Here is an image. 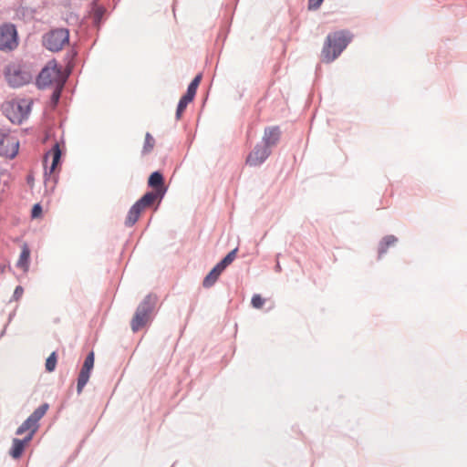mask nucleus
<instances>
[{
    "instance_id": "nucleus-1",
    "label": "nucleus",
    "mask_w": 467,
    "mask_h": 467,
    "mask_svg": "<svg viewBox=\"0 0 467 467\" xmlns=\"http://www.w3.org/2000/svg\"><path fill=\"white\" fill-rule=\"evenodd\" d=\"M351 41V35L347 31H337L327 36L322 49L323 61H334Z\"/></svg>"
},
{
    "instance_id": "nucleus-2",
    "label": "nucleus",
    "mask_w": 467,
    "mask_h": 467,
    "mask_svg": "<svg viewBox=\"0 0 467 467\" xmlns=\"http://www.w3.org/2000/svg\"><path fill=\"white\" fill-rule=\"evenodd\" d=\"M33 101L30 99H15L2 104L4 115L14 124H21L31 111Z\"/></svg>"
},
{
    "instance_id": "nucleus-3",
    "label": "nucleus",
    "mask_w": 467,
    "mask_h": 467,
    "mask_svg": "<svg viewBox=\"0 0 467 467\" xmlns=\"http://www.w3.org/2000/svg\"><path fill=\"white\" fill-rule=\"evenodd\" d=\"M5 78L11 87L19 88L29 83L33 75L26 66L13 64L6 68Z\"/></svg>"
},
{
    "instance_id": "nucleus-4",
    "label": "nucleus",
    "mask_w": 467,
    "mask_h": 467,
    "mask_svg": "<svg viewBox=\"0 0 467 467\" xmlns=\"http://www.w3.org/2000/svg\"><path fill=\"white\" fill-rule=\"evenodd\" d=\"M69 41V31L67 28L53 29L43 36L44 47L52 51L57 52Z\"/></svg>"
},
{
    "instance_id": "nucleus-5",
    "label": "nucleus",
    "mask_w": 467,
    "mask_h": 467,
    "mask_svg": "<svg viewBox=\"0 0 467 467\" xmlns=\"http://www.w3.org/2000/svg\"><path fill=\"white\" fill-rule=\"evenodd\" d=\"M61 70L55 61H50L39 72L36 78V86L39 88H46L53 83H63L60 81Z\"/></svg>"
},
{
    "instance_id": "nucleus-6",
    "label": "nucleus",
    "mask_w": 467,
    "mask_h": 467,
    "mask_svg": "<svg viewBox=\"0 0 467 467\" xmlns=\"http://www.w3.org/2000/svg\"><path fill=\"white\" fill-rule=\"evenodd\" d=\"M18 46V36L13 24L5 23L0 26V51L10 52Z\"/></svg>"
},
{
    "instance_id": "nucleus-7",
    "label": "nucleus",
    "mask_w": 467,
    "mask_h": 467,
    "mask_svg": "<svg viewBox=\"0 0 467 467\" xmlns=\"http://www.w3.org/2000/svg\"><path fill=\"white\" fill-rule=\"evenodd\" d=\"M152 310L153 303L151 302L150 297L147 296L138 306L130 322L131 329L133 332L139 331L149 322Z\"/></svg>"
},
{
    "instance_id": "nucleus-8",
    "label": "nucleus",
    "mask_w": 467,
    "mask_h": 467,
    "mask_svg": "<svg viewBox=\"0 0 467 467\" xmlns=\"http://www.w3.org/2000/svg\"><path fill=\"white\" fill-rule=\"evenodd\" d=\"M48 405L47 403L38 407L17 429L16 434L22 435L23 433L29 431L26 437L33 438V435L38 429V420L47 413Z\"/></svg>"
},
{
    "instance_id": "nucleus-9",
    "label": "nucleus",
    "mask_w": 467,
    "mask_h": 467,
    "mask_svg": "<svg viewBox=\"0 0 467 467\" xmlns=\"http://www.w3.org/2000/svg\"><path fill=\"white\" fill-rule=\"evenodd\" d=\"M61 158L60 148H52L44 156V166L46 175L49 173L51 175L56 171L57 166L58 165Z\"/></svg>"
},
{
    "instance_id": "nucleus-10",
    "label": "nucleus",
    "mask_w": 467,
    "mask_h": 467,
    "mask_svg": "<svg viewBox=\"0 0 467 467\" xmlns=\"http://www.w3.org/2000/svg\"><path fill=\"white\" fill-rule=\"evenodd\" d=\"M270 152L268 148H255L250 152L246 159V162L250 166H257L261 164L268 156Z\"/></svg>"
},
{
    "instance_id": "nucleus-11",
    "label": "nucleus",
    "mask_w": 467,
    "mask_h": 467,
    "mask_svg": "<svg viewBox=\"0 0 467 467\" xmlns=\"http://www.w3.org/2000/svg\"><path fill=\"white\" fill-rule=\"evenodd\" d=\"M163 195V192L161 190L149 192L145 193L138 202H136L137 204H139L143 210L151 206L154 202L158 198H161Z\"/></svg>"
},
{
    "instance_id": "nucleus-12",
    "label": "nucleus",
    "mask_w": 467,
    "mask_h": 467,
    "mask_svg": "<svg viewBox=\"0 0 467 467\" xmlns=\"http://www.w3.org/2000/svg\"><path fill=\"white\" fill-rule=\"evenodd\" d=\"M280 135V129L276 126L265 129L263 138L265 146H274L278 143Z\"/></svg>"
},
{
    "instance_id": "nucleus-13",
    "label": "nucleus",
    "mask_w": 467,
    "mask_h": 467,
    "mask_svg": "<svg viewBox=\"0 0 467 467\" xmlns=\"http://www.w3.org/2000/svg\"><path fill=\"white\" fill-rule=\"evenodd\" d=\"M20 146L19 140L8 129L0 128V146Z\"/></svg>"
},
{
    "instance_id": "nucleus-14",
    "label": "nucleus",
    "mask_w": 467,
    "mask_h": 467,
    "mask_svg": "<svg viewBox=\"0 0 467 467\" xmlns=\"http://www.w3.org/2000/svg\"><path fill=\"white\" fill-rule=\"evenodd\" d=\"M30 441L31 437H26L24 440L14 439L13 446L10 450V455L15 459L20 458L26 446Z\"/></svg>"
},
{
    "instance_id": "nucleus-15",
    "label": "nucleus",
    "mask_w": 467,
    "mask_h": 467,
    "mask_svg": "<svg viewBox=\"0 0 467 467\" xmlns=\"http://www.w3.org/2000/svg\"><path fill=\"white\" fill-rule=\"evenodd\" d=\"M223 269L217 264L210 273L205 276L202 282V285L206 288L211 287L215 284L220 275L223 273Z\"/></svg>"
},
{
    "instance_id": "nucleus-16",
    "label": "nucleus",
    "mask_w": 467,
    "mask_h": 467,
    "mask_svg": "<svg viewBox=\"0 0 467 467\" xmlns=\"http://www.w3.org/2000/svg\"><path fill=\"white\" fill-rule=\"evenodd\" d=\"M143 209L136 202L130 209L126 217L125 224L127 226H132L139 220Z\"/></svg>"
},
{
    "instance_id": "nucleus-17",
    "label": "nucleus",
    "mask_w": 467,
    "mask_h": 467,
    "mask_svg": "<svg viewBox=\"0 0 467 467\" xmlns=\"http://www.w3.org/2000/svg\"><path fill=\"white\" fill-rule=\"evenodd\" d=\"M30 250L26 244H24L22 251L17 261V267L23 269L25 272L27 271L29 266Z\"/></svg>"
},
{
    "instance_id": "nucleus-18",
    "label": "nucleus",
    "mask_w": 467,
    "mask_h": 467,
    "mask_svg": "<svg viewBox=\"0 0 467 467\" xmlns=\"http://www.w3.org/2000/svg\"><path fill=\"white\" fill-rule=\"evenodd\" d=\"M148 182L150 187L155 189V191L161 190L163 192H165L163 188V177L159 171L151 173Z\"/></svg>"
},
{
    "instance_id": "nucleus-19",
    "label": "nucleus",
    "mask_w": 467,
    "mask_h": 467,
    "mask_svg": "<svg viewBox=\"0 0 467 467\" xmlns=\"http://www.w3.org/2000/svg\"><path fill=\"white\" fill-rule=\"evenodd\" d=\"M398 239L394 235H387L382 239L379 246V255L381 256L387 253L389 246L394 245Z\"/></svg>"
},
{
    "instance_id": "nucleus-20",
    "label": "nucleus",
    "mask_w": 467,
    "mask_h": 467,
    "mask_svg": "<svg viewBox=\"0 0 467 467\" xmlns=\"http://www.w3.org/2000/svg\"><path fill=\"white\" fill-rule=\"evenodd\" d=\"M90 377V370H85V368H81L78 379V385L77 389L78 393H81L83 388L88 383Z\"/></svg>"
},
{
    "instance_id": "nucleus-21",
    "label": "nucleus",
    "mask_w": 467,
    "mask_h": 467,
    "mask_svg": "<svg viewBox=\"0 0 467 467\" xmlns=\"http://www.w3.org/2000/svg\"><path fill=\"white\" fill-rule=\"evenodd\" d=\"M201 80H202V75L199 74L189 84L185 95H187L188 97H190L192 99H194V97L196 95V91H197L198 86H199Z\"/></svg>"
},
{
    "instance_id": "nucleus-22",
    "label": "nucleus",
    "mask_w": 467,
    "mask_h": 467,
    "mask_svg": "<svg viewBox=\"0 0 467 467\" xmlns=\"http://www.w3.org/2000/svg\"><path fill=\"white\" fill-rule=\"evenodd\" d=\"M192 100H193V99L188 97L185 94L181 98V99L178 103V106H177V109H176V119H181L182 114L184 111V109H186L187 105Z\"/></svg>"
},
{
    "instance_id": "nucleus-23",
    "label": "nucleus",
    "mask_w": 467,
    "mask_h": 467,
    "mask_svg": "<svg viewBox=\"0 0 467 467\" xmlns=\"http://www.w3.org/2000/svg\"><path fill=\"white\" fill-rule=\"evenodd\" d=\"M237 248L232 250L218 265L224 270L236 257Z\"/></svg>"
},
{
    "instance_id": "nucleus-24",
    "label": "nucleus",
    "mask_w": 467,
    "mask_h": 467,
    "mask_svg": "<svg viewBox=\"0 0 467 467\" xmlns=\"http://www.w3.org/2000/svg\"><path fill=\"white\" fill-rule=\"evenodd\" d=\"M57 353L56 352H52L49 355V357L47 358V360H46V369H47V371L52 372V371L55 370L56 366H57Z\"/></svg>"
},
{
    "instance_id": "nucleus-25",
    "label": "nucleus",
    "mask_w": 467,
    "mask_h": 467,
    "mask_svg": "<svg viewBox=\"0 0 467 467\" xmlns=\"http://www.w3.org/2000/svg\"><path fill=\"white\" fill-rule=\"evenodd\" d=\"M18 154V148H0V156L14 159Z\"/></svg>"
},
{
    "instance_id": "nucleus-26",
    "label": "nucleus",
    "mask_w": 467,
    "mask_h": 467,
    "mask_svg": "<svg viewBox=\"0 0 467 467\" xmlns=\"http://www.w3.org/2000/svg\"><path fill=\"white\" fill-rule=\"evenodd\" d=\"M93 366H94V353L90 352L87 356L82 368H85V370H90L91 371V369L93 368Z\"/></svg>"
},
{
    "instance_id": "nucleus-27",
    "label": "nucleus",
    "mask_w": 467,
    "mask_h": 467,
    "mask_svg": "<svg viewBox=\"0 0 467 467\" xmlns=\"http://www.w3.org/2000/svg\"><path fill=\"white\" fill-rule=\"evenodd\" d=\"M62 86H63V83H57L56 85V89L53 91L52 96H51V101L54 104H57L60 99Z\"/></svg>"
},
{
    "instance_id": "nucleus-28",
    "label": "nucleus",
    "mask_w": 467,
    "mask_h": 467,
    "mask_svg": "<svg viewBox=\"0 0 467 467\" xmlns=\"http://www.w3.org/2000/svg\"><path fill=\"white\" fill-rule=\"evenodd\" d=\"M251 304L254 308H262L265 304V299L260 295H254Z\"/></svg>"
},
{
    "instance_id": "nucleus-29",
    "label": "nucleus",
    "mask_w": 467,
    "mask_h": 467,
    "mask_svg": "<svg viewBox=\"0 0 467 467\" xmlns=\"http://www.w3.org/2000/svg\"><path fill=\"white\" fill-rule=\"evenodd\" d=\"M324 0H308V9L317 10L320 7Z\"/></svg>"
},
{
    "instance_id": "nucleus-30",
    "label": "nucleus",
    "mask_w": 467,
    "mask_h": 467,
    "mask_svg": "<svg viewBox=\"0 0 467 467\" xmlns=\"http://www.w3.org/2000/svg\"><path fill=\"white\" fill-rule=\"evenodd\" d=\"M42 213V207L40 204L36 203L33 206V209H32V217L33 218H37L41 215Z\"/></svg>"
},
{
    "instance_id": "nucleus-31",
    "label": "nucleus",
    "mask_w": 467,
    "mask_h": 467,
    "mask_svg": "<svg viewBox=\"0 0 467 467\" xmlns=\"http://www.w3.org/2000/svg\"><path fill=\"white\" fill-rule=\"evenodd\" d=\"M23 294H24V289H23V287H22V286H20V285H18V286H16V289H15V292H14V298H15L16 300H19V299L22 297Z\"/></svg>"
},
{
    "instance_id": "nucleus-32",
    "label": "nucleus",
    "mask_w": 467,
    "mask_h": 467,
    "mask_svg": "<svg viewBox=\"0 0 467 467\" xmlns=\"http://www.w3.org/2000/svg\"><path fill=\"white\" fill-rule=\"evenodd\" d=\"M153 144L154 138L150 133H147L145 137L144 146H153Z\"/></svg>"
},
{
    "instance_id": "nucleus-33",
    "label": "nucleus",
    "mask_w": 467,
    "mask_h": 467,
    "mask_svg": "<svg viewBox=\"0 0 467 467\" xmlns=\"http://www.w3.org/2000/svg\"><path fill=\"white\" fill-rule=\"evenodd\" d=\"M52 146H56V147H58L60 146L59 143L57 141L54 142V144Z\"/></svg>"
},
{
    "instance_id": "nucleus-34",
    "label": "nucleus",
    "mask_w": 467,
    "mask_h": 467,
    "mask_svg": "<svg viewBox=\"0 0 467 467\" xmlns=\"http://www.w3.org/2000/svg\"><path fill=\"white\" fill-rule=\"evenodd\" d=\"M100 16H101V12H98L97 13V18L99 19L100 17Z\"/></svg>"
}]
</instances>
